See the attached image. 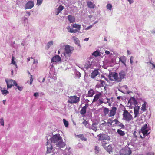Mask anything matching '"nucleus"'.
Instances as JSON below:
<instances>
[{
	"instance_id": "obj_1",
	"label": "nucleus",
	"mask_w": 155,
	"mask_h": 155,
	"mask_svg": "<svg viewBox=\"0 0 155 155\" xmlns=\"http://www.w3.org/2000/svg\"><path fill=\"white\" fill-rule=\"evenodd\" d=\"M61 140L62 137L58 134L53 135L52 137L50 138L49 140L47 139L48 141L47 142V153H50L51 152L53 148L51 144V143L57 144L59 141Z\"/></svg>"
},
{
	"instance_id": "obj_2",
	"label": "nucleus",
	"mask_w": 155,
	"mask_h": 155,
	"mask_svg": "<svg viewBox=\"0 0 155 155\" xmlns=\"http://www.w3.org/2000/svg\"><path fill=\"white\" fill-rule=\"evenodd\" d=\"M117 110V108L115 107H112L110 110L107 108L104 107L103 112L104 116L107 115L109 117H112L116 114Z\"/></svg>"
},
{
	"instance_id": "obj_3",
	"label": "nucleus",
	"mask_w": 155,
	"mask_h": 155,
	"mask_svg": "<svg viewBox=\"0 0 155 155\" xmlns=\"http://www.w3.org/2000/svg\"><path fill=\"white\" fill-rule=\"evenodd\" d=\"M102 122L100 124L101 126L103 127H114L116 123L118 122V120L117 119L112 120L111 118H109L107 120L106 122L104 120H103Z\"/></svg>"
},
{
	"instance_id": "obj_4",
	"label": "nucleus",
	"mask_w": 155,
	"mask_h": 155,
	"mask_svg": "<svg viewBox=\"0 0 155 155\" xmlns=\"http://www.w3.org/2000/svg\"><path fill=\"white\" fill-rule=\"evenodd\" d=\"M122 120L125 122L129 123L133 119V116L130 113L126 110H124L122 114Z\"/></svg>"
},
{
	"instance_id": "obj_5",
	"label": "nucleus",
	"mask_w": 155,
	"mask_h": 155,
	"mask_svg": "<svg viewBox=\"0 0 155 155\" xmlns=\"http://www.w3.org/2000/svg\"><path fill=\"white\" fill-rule=\"evenodd\" d=\"M64 48L65 52L63 53L64 55L66 57L67 56H69L72 53L74 50V48L69 45L65 46Z\"/></svg>"
},
{
	"instance_id": "obj_6",
	"label": "nucleus",
	"mask_w": 155,
	"mask_h": 155,
	"mask_svg": "<svg viewBox=\"0 0 155 155\" xmlns=\"http://www.w3.org/2000/svg\"><path fill=\"white\" fill-rule=\"evenodd\" d=\"M80 101V98L76 96H71L68 100V102L71 104L78 103Z\"/></svg>"
},
{
	"instance_id": "obj_7",
	"label": "nucleus",
	"mask_w": 155,
	"mask_h": 155,
	"mask_svg": "<svg viewBox=\"0 0 155 155\" xmlns=\"http://www.w3.org/2000/svg\"><path fill=\"white\" fill-rule=\"evenodd\" d=\"M5 82L7 84L8 89L11 88L12 86L17 85V83L16 81L12 79L9 80L6 79Z\"/></svg>"
},
{
	"instance_id": "obj_8",
	"label": "nucleus",
	"mask_w": 155,
	"mask_h": 155,
	"mask_svg": "<svg viewBox=\"0 0 155 155\" xmlns=\"http://www.w3.org/2000/svg\"><path fill=\"white\" fill-rule=\"evenodd\" d=\"M98 137L99 140H109L110 139V138L109 136L104 134H100L98 135Z\"/></svg>"
},
{
	"instance_id": "obj_9",
	"label": "nucleus",
	"mask_w": 155,
	"mask_h": 155,
	"mask_svg": "<svg viewBox=\"0 0 155 155\" xmlns=\"http://www.w3.org/2000/svg\"><path fill=\"white\" fill-rule=\"evenodd\" d=\"M34 6V2L33 1H30L27 2L25 7V9H31Z\"/></svg>"
},
{
	"instance_id": "obj_10",
	"label": "nucleus",
	"mask_w": 155,
	"mask_h": 155,
	"mask_svg": "<svg viewBox=\"0 0 155 155\" xmlns=\"http://www.w3.org/2000/svg\"><path fill=\"white\" fill-rule=\"evenodd\" d=\"M61 60V57L58 55H56L52 58L51 62H57L60 61Z\"/></svg>"
},
{
	"instance_id": "obj_11",
	"label": "nucleus",
	"mask_w": 155,
	"mask_h": 155,
	"mask_svg": "<svg viewBox=\"0 0 155 155\" xmlns=\"http://www.w3.org/2000/svg\"><path fill=\"white\" fill-rule=\"evenodd\" d=\"M99 74V72L98 71V69H94L91 73V78H94L96 76Z\"/></svg>"
},
{
	"instance_id": "obj_12",
	"label": "nucleus",
	"mask_w": 155,
	"mask_h": 155,
	"mask_svg": "<svg viewBox=\"0 0 155 155\" xmlns=\"http://www.w3.org/2000/svg\"><path fill=\"white\" fill-rule=\"evenodd\" d=\"M88 107V104H86L85 106L83 107L80 111L81 114L84 115L86 113V109Z\"/></svg>"
},
{
	"instance_id": "obj_13",
	"label": "nucleus",
	"mask_w": 155,
	"mask_h": 155,
	"mask_svg": "<svg viewBox=\"0 0 155 155\" xmlns=\"http://www.w3.org/2000/svg\"><path fill=\"white\" fill-rule=\"evenodd\" d=\"M102 94L101 93H100L98 94H96L95 96H94V99L93 100L92 102H94L97 101L100 97H101V95Z\"/></svg>"
},
{
	"instance_id": "obj_14",
	"label": "nucleus",
	"mask_w": 155,
	"mask_h": 155,
	"mask_svg": "<svg viewBox=\"0 0 155 155\" xmlns=\"http://www.w3.org/2000/svg\"><path fill=\"white\" fill-rule=\"evenodd\" d=\"M113 77L114 79V81L117 82L121 81V79L118 78V75L117 73H115L113 75Z\"/></svg>"
},
{
	"instance_id": "obj_15",
	"label": "nucleus",
	"mask_w": 155,
	"mask_h": 155,
	"mask_svg": "<svg viewBox=\"0 0 155 155\" xmlns=\"http://www.w3.org/2000/svg\"><path fill=\"white\" fill-rule=\"evenodd\" d=\"M56 145L60 148H63L64 147L66 144L64 142L60 140L56 144Z\"/></svg>"
},
{
	"instance_id": "obj_16",
	"label": "nucleus",
	"mask_w": 155,
	"mask_h": 155,
	"mask_svg": "<svg viewBox=\"0 0 155 155\" xmlns=\"http://www.w3.org/2000/svg\"><path fill=\"white\" fill-rule=\"evenodd\" d=\"M68 19L70 23H73L75 21V18L74 16H72L71 15H69L68 16Z\"/></svg>"
},
{
	"instance_id": "obj_17",
	"label": "nucleus",
	"mask_w": 155,
	"mask_h": 155,
	"mask_svg": "<svg viewBox=\"0 0 155 155\" xmlns=\"http://www.w3.org/2000/svg\"><path fill=\"white\" fill-rule=\"evenodd\" d=\"M119 61L123 63L124 65L126 66V58L125 57L123 56L120 57L119 58Z\"/></svg>"
},
{
	"instance_id": "obj_18",
	"label": "nucleus",
	"mask_w": 155,
	"mask_h": 155,
	"mask_svg": "<svg viewBox=\"0 0 155 155\" xmlns=\"http://www.w3.org/2000/svg\"><path fill=\"white\" fill-rule=\"evenodd\" d=\"M98 124L97 123H94L92 124L91 127L92 129L95 131L97 130V125Z\"/></svg>"
},
{
	"instance_id": "obj_19",
	"label": "nucleus",
	"mask_w": 155,
	"mask_h": 155,
	"mask_svg": "<svg viewBox=\"0 0 155 155\" xmlns=\"http://www.w3.org/2000/svg\"><path fill=\"white\" fill-rule=\"evenodd\" d=\"M104 149L109 154H110V152H112V148L110 144L108 145Z\"/></svg>"
},
{
	"instance_id": "obj_20",
	"label": "nucleus",
	"mask_w": 155,
	"mask_h": 155,
	"mask_svg": "<svg viewBox=\"0 0 155 155\" xmlns=\"http://www.w3.org/2000/svg\"><path fill=\"white\" fill-rule=\"evenodd\" d=\"M119 75L120 76L119 78L121 79V81L122 79L124 78L125 76V74L124 71H121L119 73Z\"/></svg>"
},
{
	"instance_id": "obj_21",
	"label": "nucleus",
	"mask_w": 155,
	"mask_h": 155,
	"mask_svg": "<svg viewBox=\"0 0 155 155\" xmlns=\"http://www.w3.org/2000/svg\"><path fill=\"white\" fill-rule=\"evenodd\" d=\"M95 93L94 91L92 89H90L88 91V97H92L94 94Z\"/></svg>"
},
{
	"instance_id": "obj_22",
	"label": "nucleus",
	"mask_w": 155,
	"mask_h": 155,
	"mask_svg": "<svg viewBox=\"0 0 155 155\" xmlns=\"http://www.w3.org/2000/svg\"><path fill=\"white\" fill-rule=\"evenodd\" d=\"M64 9V6L62 5H60L57 9L56 15H58Z\"/></svg>"
},
{
	"instance_id": "obj_23",
	"label": "nucleus",
	"mask_w": 155,
	"mask_h": 155,
	"mask_svg": "<svg viewBox=\"0 0 155 155\" xmlns=\"http://www.w3.org/2000/svg\"><path fill=\"white\" fill-rule=\"evenodd\" d=\"M77 137L78 138H80L82 140L86 141L87 139L85 137L83 134H81L77 136Z\"/></svg>"
},
{
	"instance_id": "obj_24",
	"label": "nucleus",
	"mask_w": 155,
	"mask_h": 155,
	"mask_svg": "<svg viewBox=\"0 0 155 155\" xmlns=\"http://www.w3.org/2000/svg\"><path fill=\"white\" fill-rule=\"evenodd\" d=\"M72 27L74 28H77V30L78 31L80 30L81 29V25L79 24H77L76 23L74 24L71 25Z\"/></svg>"
},
{
	"instance_id": "obj_25",
	"label": "nucleus",
	"mask_w": 155,
	"mask_h": 155,
	"mask_svg": "<svg viewBox=\"0 0 155 155\" xmlns=\"http://www.w3.org/2000/svg\"><path fill=\"white\" fill-rule=\"evenodd\" d=\"M87 5L89 8H94L95 7L94 4H93L91 2H87Z\"/></svg>"
},
{
	"instance_id": "obj_26",
	"label": "nucleus",
	"mask_w": 155,
	"mask_h": 155,
	"mask_svg": "<svg viewBox=\"0 0 155 155\" xmlns=\"http://www.w3.org/2000/svg\"><path fill=\"white\" fill-rule=\"evenodd\" d=\"M134 117L135 118L137 117L139 114V108H134Z\"/></svg>"
},
{
	"instance_id": "obj_27",
	"label": "nucleus",
	"mask_w": 155,
	"mask_h": 155,
	"mask_svg": "<svg viewBox=\"0 0 155 155\" xmlns=\"http://www.w3.org/2000/svg\"><path fill=\"white\" fill-rule=\"evenodd\" d=\"M117 133L120 136H124L125 134V132L122 131L120 129H118L117 131Z\"/></svg>"
},
{
	"instance_id": "obj_28",
	"label": "nucleus",
	"mask_w": 155,
	"mask_h": 155,
	"mask_svg": "<svg viewBox=\"0 0 155 155\" xmlns=\"http://www.w3.org/2000/svg\"><path fill=\"white\" fill-rule=\"evenodd\" d=\"M146 102H144L143 104L142 105V106L141 107V110L143 111H145L146 110Z\"/></svg>"
},
{
	"instance_id": "obj_29",
	"label": "nucleus",
	"mask_w": 155,
	"mask_h": 155,
	"mask_svg": "<svg viewBox=\"0 0 155 155\" xmlns=\"http://www.w3.org/2000/svg\"><path fill=\"white\" fill-rule=\"evenodd\" d=\"M148 130H143V131H142L141 132L143 134L144 136H145V135H147L149 134V133H147L148 132ZM145 136H144V137H143L141 136H140V137L143 139V138L145 137Z\"/></svg>"
},
{
	"instance_id": "obj_30",
	"label": "nucleus",
	"mask_w": 155,
	"mask_h": 155,
	"mask_svg": "<svg viewBox=\"0 0 155 155\" xmlns=\"http://www.w3.org/2000/svg\"><path fill=\"white\" fill-rule=\"evenodd\" d=\"M92 55L93 56H94L95 57L97 56L100 55V53L99 52L97 51H96L95 52H94L92 54Z\"/></svg>"
},
{
	"instance_id": "obj_31",
	"label": "nucleus",
	"mask_w": 155,
	"mask_h": 155,
	"mask_svg": "<svg viewBox=\"0 0 155 155\" xmlns=\"http://www.w3.org/2000/svg\"><path fill=\"white\" fill-rule=\"evenodd\" d=\"M14 57L13 56H12V63L14 65L16 66V67L17 68V65L16 64L15 62L14 61Z\"/></svg>"
},
{
	"instance_id": "obj_32",
	"label": "nucleus",
	"mask_w": 155,
	"mask_h": 155,
	"mask_svg": "<svg viewBox=\"0 0 155 155\" xmlns=\"http://www.w3.org/2000/svg\"><path fill=\"white\" fill-rule=\"evenodd\" d=\"M63 121L64 124L66 127H67L68 126L69 123L68 121L66 120L65 119H63Z\"/></svg>"
},
{
	"instance_id": "obj_33",
	"label": "nucleus",
	"mask_w": 155,
	"mask_h": 155,
	"mask_svg": "<svg viewBox=\"0 0 155 155\" xmlns=\"http://www.w3.org/2000/svg\"><path fill=\"white\" fill-rule=\"evenodd\" d=\"M147 125L146 124H144L143 126L141 127V131L142 132V131H143L144 130H146V129L147 128Z\"/></svg>"
},
{
	"instance_id": "obj_34",
	"label": "nucleus",
	"mask_w": 155,
	"mask_h": 155,
	"mask_svg": "<svg viewBox=\"0 0 155 155\" xmlns=\"http://www.w3.org/2000/svg\"><path fill=\"white\" fill-rule=\"evenodd\" d=\"M95 153H97L100 150L99 147L97 146H95Z\"/></svg>"
},
{
	"instance_id": "obj_35",
	"label": "nucleus",
	"mask_w": 155,
	"mask_h": 155,
	"mask_svg": "<svg viewBox=\"0 0 155 155\" xmlns=\"http://www.w3.org/2000/svg\"><path fill=\"white\" fill-rule=\"evenodd\" d=\"M53 44V41H50L47 44V46H48V48H49L50 46L52 45Z\"/></svg>"
},
{
	"instance_id": "obj_36",
	"label": "nucleus",
	"mask_w": 155,
	"mask_h": 155,
	"mask_svg": "<svg viewBox=\"0 0 155 155\" xmlns=\"http://www.w3.org/2000/svg\"><path fill=\"white\" fill-rule=\"evenodd\" d=\"M118 124L119 126L121 127V128H124L125 127L124 125L122 123L120 122L118 120V122L116 123V124Z\"/></svg>"
},
{
	"instance_id": "obj_37",
	"label": "nucleus",
	"mask_w": 155,
	"mask_h": 155,
	"mask_svg": "<svg viewBox=\"0 0 155 155\" xmlns=\"http://www.w3.org/2000/svg\"><path fill=\"white\" fill-rule=\"evenodd\" d=\"M77 32H78V31L77 29H74L72 28H71V29L69 30V32L71 33H75Z\"/></svg>"
},
{
	"instance_id": "obj_38",
	"label": "nucleus",
	"mask_w": 155,
	"mask_h": 155,
	"mask_svg": "<svg viewBox=\"0 0 155 155\" xmlns=\"http://www.w3.org/2000/svg\"><path fill=\"white\" fill-rule=\"evenodd\" d=\"M106 99L107 100L106 102H104V103L105 104H107V103H108L109 105L110 106V105L111 104V102L110 101V98H106Z\"/></svg>"
},
{
	"instance_id": "obj_39",
	"label": "nucleus",
	"mask_w": 155,
	"mask_h": 155,
	"mask_svg": "<svg viewBox=\"0 0 155 155\" xmlns=\"http://www.w3.org/2000/svg\"><path fill=\"white\" fill-rule=\"evenodd\" d=\"M107 8L110 10H111L112 8V5L110 4H108L107 5Z\"/></svg>"
},
{
	"instance_id": "obj_40",
	"label": "nucleus",
	"mask_w": 155,
	"mask_h": 155,
	"mask_svg": "<svg viewBox=\"0 0 155 155\" xmlns=\"http://www.w3.org/2000/svg\"><path fill=\"white\" fill-rule=\"evenodd\" d=\"M102 144L103 147L105 148L107 146V143H106L105 141H103L102 142Z\"/></svg>"
},
{
	"instance_id": "obj_41",
	"label": "nucleus",
	"mask_w": 155,
	"mask_h": 155,
	"mask_svg": "<svg viewBox=\"0 0 155 155\" xmlns=\"http://www.w3.org/2000/svg\"><path fill=\"white\" fill-rule=\"evenodd\" d=\"M74 40L75 41V44L79 45L80 44V41L78 40V38H75L74 39Z\"/></svg>"
},
{
	"instance_id": "obj_42",
	"label": "nucleus",
	"mask_w": 155,
	"mask_h": 155,
	"mask_svg": "<svg viewBox=\"0 0 155 155\" xmlns=\"http://www.w3.org/2000/svg\"><path fill=\"white\" fill-rule=\"evenodd\" d=\"M1 91L2 92L3 94L9 93V92L7 90H2L1 89Z\"/></svg>"
},
{
	"instance_id": "obj_43",
	"label": "nucleus",
	"mask_w": 155,
	"mask_h": 155,
	"mask_svg": "<svg viewBox=\"0 0 155 155\" xmlns=\"http://www.w3.org/2000/svg\"><path fill=\"white\" fill-rule=\"evenodd\" d=\"M99 81L100 82L101 86L102 87L104 86V84L105 83V82L102 80H100Z\"/></svg>"
},
{
	"instance_id": "obj_44",
	"label": "nucleus",
	"mask_w": 155,
	"mask_h": 155,
	"mask_svg": "<svg viewBox=\"0 0 155 155\" xmlns=\"http://www.w3.org/2000/svg\"><path fill=\"white\" fill-rule=\"evenodd\" d=\"M43 0H37V5H39L41 4Z\"/></svg>"
},
{
	"instance_id": "obj_45",
	"label": "nucleus",
	"mask_w": 155,
	"mask_h": 155,
	"mask_svg": "<svg viewBox=\"0 0 155 155\" xmlns=\"http://www.w3.org/2000/svg\"><path fill=\"white\" fill-rule=\"evenodd\" d=\"M33 80V78L32 75H30V85H31L32 84Z\"/></svg>"
},
{
	"instance_id": "obj_46",
	"label": "nucleus",
	"mask_w": 155,
	"mask_h": 155,
	"mask_svg": "<svg viewBox=\"0 0 155 155\" xmlns=\"http://www.w3.org/2000/svg\"><path fill=\"white\" fill-rule=\"evenodd\" d=\"M15 86L17 87V88L20 91H21L23 89V87L22 86L20 87L17 84V85Z\"/></svg>"
},
{
	"instance_id": "obj_47",
	"label": "nucleus",
	"mask_w": 155,
	"mask_h": 155,
	"mask_svg": "<svg viewBox=\"0 0 155 155\" xmlns=\"http://www.w3.org/2000/svg\"><path fill=\"white\" fill-rule=\"evenodd\" d=\"M0 124L1 125L4 126V122L3 119L2 118L0 119Z\"/></svg>"
},
{
	"instance_id": "obj_48",
	"label": "nucleus",
	"mask_w": 155,
	"mask_h": 155,
	"mask_svg": "<svg viewBox=\"0 0 155 155\" xmlns=\"http://www.w3.org/2000/svg\"><path fill=\"white\" fill-rule=\"evenodd\" d=\"M127 152L126 153L127 155H130L132 153L130 149H129Z\"/></svg>"
},
{
	"instance_id": "obj_49",
	"label": "nucleus",
	"mask_w": 155,
	"mask_h": 155,
	"mask_svg": "<svg viewBox=\"0 0 155 155\" xmlns=\"http://www.w3.org/2000/svg\"><path fill=\"white\" fill-rule=\"evenodd\" d=\"M82 124L86 127L87 125L88 124L86 120H84L82 122Z\"/></svg>"
},
{
	"instance_id": "obj_50",
	"label": "nucleus",
	"mask_w": 155,
	"mask_h": 155,
	"mask_svg": "<svg viewBox=\"0 0 155 155\" xmlns=\"http://www.w3.org/2000/svg\"><path fill=\"white\" fill-rule=\"evenodd\" d=\"M133 56H131L130 58V63L132 64V63H133Z\"/></svg>"
},
{
	"instance_id": "obj_51",
	"label": "nucleus",
	"mask_w": 155,
	"mask_h": 155,
	"mask_svg": "<svg viewBox=\"0 0 155 155\" xmlns=\"http://www.w3.org/2000/svg\"><path fill=\"white\" fill-rule=\"evenodd\" d=\"M34 96L35 97H38L39 96V93L38 92L35 93L34 94Z\"/></svg>"
},
{
	"instance_id": "obj_52",
	"label": "nucleus",
	"mask_w": 155,
	"mask_h": 155,
	"mask_svg": "<svg viewBox=\"0 0 155 155\" xmlns=\"http://www.w3.org/2000/svg\"><path fill=\"white\" fill-rule=\"evenodd\" d=\"M154 153L153 152H151L150 153H148L147 155H154Z\"/></svg>"
},
{
	"instance_id": "obj_53",
	"label": "nucleus",
	"mask_w": 155,
	"mask_h": 155,
	"mask_svg": "<svg viewBox=\"0 0 155 155\" xmlns=\"http://www.w3.org/2000/svg\"><path fill=\"white\" fill-rule=\"evenodd\" d=\"M98 101L101 104L102 103H104V102L103 101V100L101 99H99L98 100Z\"/></svg>"
},
{
	"instance_id": "obj_54",
	"label": "nucleus",
	"mask_w": 155,
	"mask_h": 155,
	"mask_svg": "<svg viewBox=\"0 0 155 155\" xmlns=\"http://www.w3.org/2000/svg\"><path fill=\"white\" fill-rule=\"evenodd\" d=\"M92 25H91L88 27H87L86 28V30H88L89 29H90V28H92Z\"/></svg>"
},
{
	"instance_id": "obj_55",
	"label": "nucleus",
	"mask_w": 155,
	"mask_h": 155,
	"mask_svg": "<svg viewBox=\"0 0 155 155\" xmlns=\"http://www.w3.org/2000/svg\"><path fill=\"white\" fill-rule=\"evenodd\" d=\"M127 1L129 2L130 4L133 3L134 2L133 0H127Z\"/></svg>"
},
{
	"instance_id": "obj_56",
	"label": "nucleus",
	"mask_w": 155,
	"mask_h": 155,
	"mask_svg": "<svg viewBox=\"0 0 155 155\" xmlns=\"http://www.w3.org/2000/svg\"><path fill=\"white\" fill-rule=\"evenodd\" d=\"M101 78H104L105 80H106V81H107V78H106V77L104 76L103 75H102L101 76Z\"/></svg>"
},
{
	"instance_id": "obj_57",
	"label": "nucleus",
	"mask_w": 155,
	"mask_h": 155,
	"mask_svg": "<svg viewBox=\"0 0 155 155\" xmlns=\"http://www.w3.org/2000/svg\"><path fill=\"white\" fill-rule=\"evenodd\" d=\"M110 52L109 51H105V53L107 55L109 54H110Z\"/></svg>"
},
{
	"instance_id": "obj_58",
	"label": "nucleus",
	"mask_w": 155,
	"mask_h": 155,
	"mask_svg": "<svg viewBox=\"0 0 155 155\" xmlns=\"http://www.w3.org/2000/svg\"><path fill=\"white\" fill-rule=\"evenodd\" d=\"M71 28L70 26H68L67 27V29L68 30V31L69 32V30L71 29Z\"/></svg>"
},
{
	"instance_id": "obj_59",
	"label": "nucleus",
	"mask_w": 155,
	"mask_h": 155,
	"mask_svg": "<svg viewBox=\"0 0 155 155\" xmlns=\"http://www.w3.org/2000/svg\"><path fill=\"white\" fill-rule=\"evenodd\" d=\"M127 54L128 55H130L131 54V53L129 50H127Z\"/></svg>"
},
{
	"instance_id": "obj_60",
	"label": "nucleus",
	"mask_w": 155,
	"mask_h": 155,
	"mask_svg": "<svg viewBox=\"0 0 155 155\" xmlns=\"http://www.w3.org/2000/svg\"><path fill=\"white\" fill-rule=\"evenodd\" d=\"M152 65L153 66L152 69H153L154 68H155V64L153 63H152Z\"/></svg>"
},
{
	"instance_id": "obj_61",
	"label": "nucleus",
	"mask_w": 155,
	"mask_h": 155,
	"mask_svg": "<svg viewBox=\"0 0 155 155\" xmlns=\"http://www.w3.org/2000/svg\"><path fill=\"white\" fill-rule=\"evenodd\" d=\"M89 38H86L84 39V41H87L89 40Z\"/></svg>"
},
{
	"instance_id": "obj_62",
	"label": "nucleus",
	"mask_w": 155,
	"mask_h": 155,
	"mask_svg": "<svg viewBox=\"0 0 155 155\" xmlns=\"http://www.w3.org/2000/svg\"><path fill=\"white\" fill-rule=\"evenodd\" d=\"M30 58H28L27 59H28V61H30ZM31 59H33V58H32V57H31Z\"/></svg>"
},
{
	"instance_id": "obj_63",
	"label": "nucleus",
	"mask_w": 155,
	"mask_h": 155,
	"mask_svg": "<svg viewBox=\"0 0 155 155\" xmlns=\"http://www.w3.org/2000/svg\"><path fill=\"white\" fill-rule=\"evenodd\" d=\"M3 103L4 104H5V102H6V100H3Z\"/></svg>"
},
{
	"instance_id": "obj_64",
	"label": "nucleus",
	"mask_w": 155,
	"mask_h": 155,
	"mask_svg": "<svg viewBox=\"0 0 155 155\" xmlns=\"http://www.w3.org/2000/svg\"><path fill=\"white\" fill-rule=\"evenodd\" d=\"M123 140H126L127 139V137H123Z\"/></svg>"
}]
</instances>
